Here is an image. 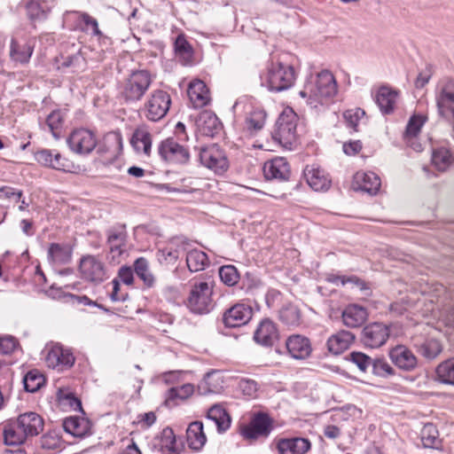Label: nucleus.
I'll list each match as a JSON object with an SVG mask.
<instances>
[{"mask_svg": "<svg viewBox=\"0 0 454 454\" xmlns=\"http://www.w3.org/2000/svg\"><path fill=\"white\" fill-rule=\"evenodd\" d=\"M43 418L34 411L20 414L14 424H10L4 430L6 445L22 444L29 436L38 435L43 430Z\"/></svg>", "mask_w": 454, "mask_h": 454, "instance_id": "f257e3e1", "label": "nucleus"}, {"mask_svg": "<svg viewBox=\"0 0 454 454\" xmlns=\"http://www.w3.org/2000/svg\"><path fill=\"white\" fill-rule=\"evenodd\" d=\"M337 93V83L334 76L328 70H323L317 74L315 81L308 80L299 95L308 98L307 103L311 106L323 104L324 99L331 98Z\"/></svg>", "mask_w": 454, "mask_h": 454, "instance_id": "f03ea898", "label": "nucleus"}, {"mask_svg": "<svg viewBox=\"0 0 454 454\" xmlns=\"http://www.w3.org/2000/svg\"><path fill=\"white\" fill-rule=\"evenodd\" d=\"M262 85L269 90L280 92L290 89L296 80V72L292 65L270 62L266 72L261 74Z\"/></svg>", "mask_w": 454, "mask_h": 454, "instance_id": "7ed1b4c3", "label": "nucleus"}, {"mask_svg": "<svg viewBox=\"0 0 454 454\" xmlns=\"http://www.w3.org/2000/svg\"><path fill=\"white\" fill-rule=\"evenodd\" d=\"M298 116L292 109L283 111L278 116L271 136L282 147L292 150L297 142Z\"/></svg>", "mask_w": 454, "mask_h": 454, "instance_id": "20e7f679", "label": "nucleus"}, {"mask_svg": "<svg viewBox=\"0 0 454 454\" xmlns=\"http://www.w3.org/2000/svg\"><path fill=\"white\" fill-rule=\"evenodd\" d=\"M212 294V286L207 282H195L186 300V306L193 314H207L213 307Z\"/></svg>", "mask_w": 454, "mask_h": 454, "instance_id": "39448f33", "label": "nucleus"}, {"mask_svg": "<svg viewBox=\"0 0 454 454\" xmlns=\"http://www.w3.org/2000/svg\"><path fill=\"white\" fill-rule=\"evenodd\" d=\"M434 98L439 116L454 125V80L439 82Z\"/></svg>", "mask_w": 454, "mask_h": 454, "instance_id": "423d86ee", "label": "nucleus"}, {"mask_svg": "<svg viewBox=\"0 0 454 454\" xmlns=\"http://www.w3.org/2000/svg\"><path fill=\"white\" fill-rule=\"evenodd\" d=\"M152 79L145 70L133 72L126 80L121 91L126 102H137L140 100L149 89Z\"/></svg>", "mask_w": 454, "mask_h": 454, "instance_id": "0eeeda50", "label": "nucleus"}, {"mask_svg": "<svg viewBox=\"0 0 454 454\" xmlns=\"http://www.w3.org/2000/svg\"><path fill=\"white\" fill-rule=\"evenodd\" d=\"M199 160L203 166L215 174H223L229 168V160L224 150L216 144L201 147Z\"/></svg>", "mask_w": 454, "mask_h": 454, "instance_id": "6e6552de", "label": "nucleus"}, {"mask_svg": "<svg viewBox=\"0 0 454 454\" xmlns=\"http://www.w3.org/2000/svg\"><path fill=\"white\" fill-rule=\"evenodd\" d=\"M170 95L162 90H154L145 104V116L152 121L163 119L170 107Z\"/></svg>", "mask_w": 454, "mask_h": 454, "instance_id": "1a4fd4ad", "label": "nucleus"}, {"mask_svg": "<svg viewBox=\"0 0 454 454\" xmlns=\"http://www.w3.org/2000/svg\"><path fill=\"white\" fill-rule=\"evenodd\" d=\"M158 154L166 162L173 164H187L190 160L188 149L174 137H168L162 140L158 145Z\"/></svg>", "mask_w": 454, "mask_h": 454, "instance_id": "9d476101", "label": "nucleus"}, {"mask_svg": "<svg viewBox=\"0 0 454 454\" xmlns=\"http://www.w3.org/2000/svg\"><path fill=\"white\" fill-rule=\"evenodd\" d=\"M273 429V420L265 412H257L247 426L240 428V434L247 440L268 437Z\"/></svg>", "mask_w": 454, "mask_h": 454, "instance_id": "9b49d317", "label": "nucleus"}, {"mask_svg": "<svg viewBox=\"0 0 454 454\" xmlns=\"http://www.w3.org/2000/svg\"><path fill=\"white\" fill-rule=\"evenodd\" d=\"M118 138L114 134H107L103 142L98 143L94 133L87 129V154L97 148V153L104 158L100 160L103 164H109L115 158V147Z\"/></svg>", "mask_w": 454, "mask_h": 454, "instance_id": "f8f14e48", "label": "nucleus"}, {"mask_svg": "<svg viewBox=\"0 0 454 454\" xmlns=\"http://www.w3.org/2000/svg\"><path fill=\"white\" fill-rule=\"evenodd\" d=\"M390 335V329L387 325L380 322H374L366 325L360 336L364 346L371 348H378L383 346Z\"/></svg>", "mask_w": 454, "mask_h": 454, "instance_id": "ddd939ff", "label": "nucleus"}, {"mask_svg": "<svg viewBox=\"0 0 454 454\" xmlns=\"http://www.w3.org/2000/svg\"><path fill=\"white\" fill-rule=\"evenodd\" d=\"M253 317L251 306L238 302L227 309L222 317V322L225 327L236 328L247 325Z\"/></svg>", "mask_w": 454, "mask_h": 454, "instance_id": "4468645a", "label": "nucleus"}, {"mask_svg": "<svg viewBox=\"0 0 454 454\" xmlns=\"http://www.w3.org/2000/svg\"><path fill=\"white\" fill-rule=\"evenodd\" d=\"M35 45V39L30 38H12L11 42L10 57L20 64H27L33 54Z\"/></svg>", "mask_w": 454, "mask_h": 454, "instance_id": "2eb2a0df", "label": "nucleus"}, {"mask_svg": "<svg viewBox=\"0 0 454 454\" xmlns=\"http://www.w3.org/2000/svg\"><path fill=\"white\" fill-rule=\"evenodd\" d=\"M263 175L267 180L287 181L291 176L289 163L283 157L266 161Z\"/></svg>", "mask_w": 454, "mask_h": 454, "instance_id": "dca6fc26", "label": "nucleus"}, {"mask_svg": "<svg viewBox=\"0 0 454 454\" xmlns=\"http://www.w3.org/2000/svg\"><path fill=\"white\" fill-rule=\"evenodd\" d=\"M389 357L392 363L401 370L411 372L417 367V357L411 350L403 345H397L391 348Z\"/></svg>", "mask_w": 454, "mask_h": 454, "instance_id": "f3484780", "label": "nucleus"}, {"mask_svg": "<svg viewBox=\"0 0 454 454\" xmlns=\"http://www.w3.org/2000/svg\"><path fill=\"white\" fill-rule=\"evenodd\" d=\"M196 126L200 132L207 137H214L223 129V124L212 111L201 112L196 119Z\"/></svg>", "mask_w": 454, "mask_h": 454, "instance_id": "a211bd4d", "label": "nucleus"}, {"mask_svg": "<svg viewBox=\"0 0 454 454\" xmlns=\"http://www.w3.org/2000/svg\"><path fill=\"white\" fill-rule=\"evenodd\" d=\"M286 347L290 356L295 359H305L312 351L310 340L300 334L290 336L286 340Z\"/></svg>", "mask_w": 454, "mask_h": 454, "instance_id": "6ab92c4d", "label": "nucleus"}, {"mask_svg": "<svg viewBox=\"0 0 454 454\" xmlns=\"http://www.w3.org/2000/svg\"><path fill=\"white\" fill-rule=\"evenodd\" d=\"M311 448L309 439L302 437L282 438L277 442L279 454H305Z\"/></svg>", "mask_w": 454, "mask_h": 454, "instance_id": "aec40b11", "label": "nucleus"}, {"mask_svg": "<svg viewBox=\"0 0 454 454\" xmlns=\"http://www.w3.org/2000/svg\"><path fill=\"white\" fill-rule=\"evenodd\" d=\"M106 243L111 253L121 255L124 250L127 241V231L125 224H117L109 228L106 231Z\"/></svg>", "mask_w": 454, "mask_h": 454, "instance_id": "412c9836", "label": "nucleus"}, {"mask_svg": "<svg viewBox=\"0 0 454 454\" xmlns=\"http://www.w3.org/2000/svg\"><path fill=\"white\" fill-rule=\"evenodd\" d=\"M278 339V332L276 325L270 319H263L254 333V340L266 347L272 346Z\"/></svg>", "mask_w": 454, "mask_h": 454, "instance_id": "4be33fe9", "label": "nucleus"}, {"mask_svg": "<svg viewBox=\"0 0 454 454\" xmlns=\"http://www.w3.org/2000/svg\"><path fill=\"white\" fill-rule=\"evenodd\" d=\"M304 176L308 184L316 192L327 191L331 186V179L328 175L319 168L307 166Z\"/></svg>", "mask_w": 454, "mask_h": 454, "instance_id": "5701e85b", "label": "nucleus"}, {"mask_svg": "<svg viewBox=\"0 0 454 454\" xmlns=\"http://www.w3.org/2000/svg\"><path fill=\"white\" fill-rule=\"evenodd\" d=\"M35 160L46 167L58 170L71 171L67 160L60 153H52L51 150L43 149L35 153Z\"/></svg>", "mask_w": 454, "mask_h": 454, "instance_id": "b1692460", "label": "nucleus"}, {"mask_svg": "<svg viewBox=\"0 0 454 454\" xmlns=\"http://www.w3.org/2000/svg\"><path fill=\"white\" fill-rule=\"evenodd\" d=\"M354 186L370 194H376L380 187V179L373 172H357L354 176Z\"/></svg>", "mask_w": 454, "mask_h": 454, "instance_id": "393cba45", "label": "nucleus"}, {"mask_svg": "<svg viewBox=\"0 0 454 454\" xmlns=\"http://www.w3.org/2000/svg\"><path fill=\"white\" fill-rule=\"evenodd\" d=\"M187 93L195 108H201L210 101L209 90L206 83L200 80L191 82Z\"/></svg>", "mask_w": 454, "mask_h": 454, "instance_id": "a878e982", "label": "nucleus"}, {"mask_svg": "<svg viewBox=\"0 0 454 454\" xmlns=\"http://www.w3.org/2000/svg\"><path fill=\"white\" fill-rule=\"evenodd\" d=\"M355 339L354 333L341 330L327 340L328 350L334 355L341 354L350 347Z\"/></svg>", "mask_w": 454, "mask_h": 454, "instance_id": "bb28decb", "label": "nucleus"}, {"mask_svg": "<svg viewBox=\"0 0 454 454\" xmlns=\"http://www.w3.org/2000/svg\"><path fill=\"white\" fill-rule=\"evenodd\" d=\"M46 362L50 367L58 366L71 367L74 363L73 354L60 346L53 347L46 356Z\"/></svg>", "mask_w": 454, "mask_h": 454, "instance_id": "cd10ccee", "label": "nucleus"}, {"mask_svg": "<svg viewBox=\"0 0 454 454\" xmlns=\"http://www.w3.org/2000/svg\"><path fill=\"white\" fill-rule=\"evenodd\" d=\"M186 441L188 446L193 450H200L207 442L203 430V423L196 420L188 426L186 429Z\"/></svg>", "mask_w": 454, "mask_h": 454, "instance_id": "c85d7f7f", "label": "nucleus"}, {"mask_svg": "<svg viewBox=\"0 0 454 454\" xmlns=\"http://www.w3.org/2000/svg\"><path fill=\"white\" fill-rule=\"evenodd\" d=\"M89 30L91 31L90 42L93 43L94 41H97L98 43V48H96L94 44L90 45L89 48L91 51H96L99 54L103 53L105 48L110 44V38L99 29L97 20L87 14V31Z\"/></svg>", "mask_w": 454, "mask_h": 454, "instance_id": "c756f323", "label": "nucleus"}, {"mask_svg": "<svg viewBox=\"0 0 454 454\" xmlns=\"http://www.w3.org/2000/svg\"><path fill=\"white\" fill-rule=\"evenodd\" d=\"M397 97L398 93L396 90L382 86L375 96V102L382 114H389L394 111Z\"/></svg>", "mask_w": 454, "mask_h": 454, "instance_id": "7c9ffc66", "label": "nucleus"}, {"mask_svg": "<svg viewBox=\"0 0 454 454\" xmlns=\"http://www.w3.org/2000/svg\"><path fill=\"white\" fill-rule=\"evenodd\" d=\"M343 324L350 328L361 326L367 319L368 314L364 308L353 304L348 306L342 312Z\"/></svg>", "mask_w": 454, "mask_h": 454, "instance_id": "2f4dec72", "label": "nucleus"}, {"mask_svg": "<svg viewBox=\"0 0 454 454\" xmlns=\"http://www.w3.org/2000/svg\"><path fill=\"white\" fill-rule=\"evenodd\" d=\"M106 278L108 275L104 262L96 256L87 255V280L98 285Z\"/></svg>", "mask_w": 454, "mask_h": 454, "instance_id": "473e14b6", "label": "nucleus"}, {"mask_svg": "<svg viewBox=\"0 0 454 454\" xmlns=\"http://www.w3.org/2000/svg\"><path fill=\"white\" fill-rule=\"evenodd\" d=\"M131 145L137 153L149 156L152 148V135L145 128L137 129L130 140Z\"/></svg>", "mask_w": 454, "mask_h": 454, "instance_id": "72a5a7b5", "label": "nucleus"}, {"mask_svg": "<svg viewBox=\"0 0 454 454\" xmlns=\"http://www.w3.org/2000/svg\"><path fill=\"white\" fill-rule=\"evenodd\" d=\"M27 16L31 22H41L46 20L50 12L44 1L30 0L26 3Z\"/></svg>", "mask_w": 454, "mask_h": 454, "instance_id": "f704fd0d", "label": "nucleus"}, {"mask_svg": "<svg viewBox=\"0 0 454 454\" xmlns=\"http://www.w3.org/2000/svg\"><path fill=\"white\" fill-rule=\"evenodd\" d=\"M186 264L190 271L197 272L203 270L209 264V260L205 252L192 249L187 252Z\"/></svg>", "mask_w": 454, "mask_h": 454, "instance_id": "c9c22d12", "label": "nucleus"}, {"mask_svg": "<svg viewBox=\"0 0 454 454\" xmlns=\"http://www.w3.org/2000/svg\"><path fill=\"white\" fill-rule=\"evenodd\" d=\"M175 53L184 65L190 64L193 56L192 45L186 40L184 35L180 34L176 36L174 43Z\"/></svg>", "mask_w": 454, "mask_h": 454, "instance_id": "e433bc0d", "label": "nucleus"}, {"mask_svg": "<svg viewBox=\"0 0 454 454\" xmlns=\"http://www.w3.org/2000/svg\"><path fill=\"white\" fill-rule=\"evenodd\" d=\"M48 258L55 263H67L71 259V249L67 245L51 243L48 249Z\"/></svg>", "mask_w": 454, "mask_h": 454, "instance_id": "4c0bfd02", "label": "nucleus"}, {"mask_svg": "<svg viewBox=\"0 0 454 454\" xmlns=\"http://www.w3.org/2000/svg\"><path fill=\"white\" fill-rule=\"evenodd\" d=\"M159 439L160 450L162 452L166 454H179V450L176 447V435L170 427H165L160 432Z\"/></svg>", "mask_w": 454, "mask_h": 454, "instance_id": "58836bf2", "label": "nucleus"}, {"mask_svg": "<svg viewBox=\"0 0 454 454\" xmlns=\"http://www.w3.org/2000/svg\"><path fill=\"white\" fill-rule=\"evenodd\" d=\"M266 112L262 109H255L252 111L245 120V128L250 132V134H255L261 130L266 120Z\"/></svg>", "mask_w": 454, "mask_h": 454, "instance_id": "ea45409f", "label": "nucleus"}, {"mask_svg": "<svg viewBox=\"0 0 454 454\" xmlns=\"http://www.w3.org/2000/svg\"><path fill=\"white\" fill-rule=\"evenodd\" d=\"M435 373L441 383L454 386V357L442 362L436 367Z\"/></svg>", "mask_w": 454, "mask_h": 454, "instance_id": "a19ab883", "label": "nucleus"}, {"mask_svg": "<svg viewBox=\"0 0 454 454\" xmlns=\"http://www.w3.org/2000/svg\"><path fill=\"white\" fill-rule=\"evenodd\" d=\"M22 382L26 392L35 393L44 385L45 379L38 370L34 369L25 374Z\"/></svg>", "mask_w": 454, "mask_h": 454, "instance_id": "79ce46f5", "label": "nucleus"}, {"mask_svg": "<svg viewBox=\"0 0 454 454\" xmlns=\"http://www.w3.org/2000/svg\"><path fill=\"white\" fill-rule=\"evenodd\" d=\"M279 319L288 326H297L301 323V311L294 304H286L279 310Z\"/></svg>", "mask_w": 454, "mask_h": 454, "instance_id": "37998d69", "label": "nucleus"}, {"mask_svg": "<svg viewBox=\"0 0 454 454\" xmlns=\"http://www.w3.org/2000/svg\"><path fill=\"white\" fill-rule=\"evenodd\" d=\"M57 399L60 406L68 407L74 411H79L82 414H85L81 399L76 397L73 392L59 389L57 393Z\"/></svg>", "mask_w": 454, "mask_h": 454, "instance_id": "c03bdc74", "label": "nucleus"}, {"mask_svg": "<svg viewBox=\"0 0 454 454\" xmlns=\"http://www.w3.org/2000/svg\"><path fill=\"white\" fill-rule=\"evenodd\" d=\"M134 271L147 287L154 285L155 278L149 270V263L145 257H139L134 262Z\"/></svg>", "mask_w": 454, "mask_h": 454, "instance_id": "a18cd8bd", "label": "nucleus"}, {"mask_svg": "<svg viewBox=\"0 0 454 454\" xmlns=\"http://www.w3.org/2000/svg\"><path fill=\"white\" fill-rule=\"evenodd\" d=\"M432 162L439 171H445L453 162L450 151L444 147L434 150Z\"/></svg>", "mask_w": 454, "mask_h": 454, "instance_id": "49530a36", "label": "nucleus"}, {"mask_svg": "<svg viewBox=\"0 0 454 454\" xmlns=\"http://www.w3.org/2000/svg\"><path fill=\"white\" fill-rule=\"evenodd\" d=\"M417 351L427 359H434L442 352V345L435 339L426 340L421 344H415Z\"/></svg>", "mask_w": 454, "mask_h": 454, "instance_id": "de8ad7c7", "label": "nucleus"}, {"mask_svg": "<svg viewBox=\"0 0 454 454\" xmlns=\"http://www.w3.org/2000/svg\"><path fill=\"white\" fill-rule=\"evenodd\" d=\"M421 442L426 448H437L441 441L438 431L432 423L426 424L421 430Z\"/></svg>", "mask_w": 454, "mask_h": 454, "instance_id": "09e8293b", "label": "nucleus"}, {"mask_svg": "<svg viewBox=\"0 0 454 454\" xmlns=\"http://www.w3.org/2000/svg\"><path fill=\"white\" fill-rule=\"evenodd\" d=\"M84 141L85 129L83 128L74 129L67 139L70 150L76 153H82Z\"/></svg>", "mask_w": 454, "mask_h": 454, "instance_id": "8fccbe9b", "label": "nucleus"}, {"mask_svg": "<svg viewBox=\"0 0 454 454\" xmlns=\"http://www.w3.org/2000/svg\"><path fill=\"white\" fill-rule=\"evenodd\" d=\"M194 387L192 384H184L181 387H171L168 389L166 398V404L170 405V402L175 399L184 400L193 394Z\"/></svg>", "mask_w": 454, "mask_h": 454, "instance_id": "3c124183", "label": "nucleus"}, {"mask_svg": "<svg viewBox=\"0 0 454 454\" xmlns=\"http://www.w3.org/2000/svg\"><path fill=\"white\" fill-rule=\"evenodd\" d=\"M64 24L70 30H81L85 29V13H80L78 12H69L64 16Z\"/></svg>", "mask_w": 454, "mask_h": 454, "instance_id": "603ef678", "label": "nucleus"}, {"mask_svg": "<svg viewBox=\"0 0 454 454\" xmlns=\"http://www.w3.org/2000/svg\"><path fill=\"white\" fill-rule=\"evenodd\" d=\"M63 121L64 117L60 110H55L47 116L46 124L55 138L60 137Z\"/></svg>", "mask_w": 454, "mask_h": 454, "instance_id": "864d4df0", "label": "nucleus"}, {"mask_svg": "<svg viewBox=\"0 0 454 454\" xmlns=\"http://www.w3.org/2000/svg\"><path fill=\"white\" fill-rule=\"evenodd\" d=\"M333 282L337 285L340 283L342 286L352 284L356 286L366 296H369L372 294L371 288L368 286L367 283L356 276H337L335 277Z\"/></svg>", "mask_w": 454, "mask_h": 454, "instance_id": "5fc2aeb1", "label": "nucleus"}, {"mask_svg": "<svg viewBox=\"0 0 454 454\" xmlns=\"http://www.w3.org/2000/svg\"><path fill=\"white\" fill-rule=\"evenodd\" d=\"M219 277L222 282L228 286H235L239 279L238 270L233 265H223L220 267Z\"/></svg>", "mask_w": 454, "mask_h": 454, "instance_id": "6e6d98bb", "label": "nucleus"}, {"mask_svg": "<svg viewBox=\"0 0 454 454\" xmlns=\"http://www.w3.org/2000/svg\"><path fill=\"white\" fill-rule=\"evenodd\" d=\"M63 428L66 433L74 437H83L85 435V427L80 423L78 417H68L63 421Z\"/></svg>", "mask_w": 454, "mask_h": 454, "instance_id": "4d7b16f0", "label": "nucleus"}, {"mask_svg": "<svg viewBox=\"0 0 454 454\" xmlns=\"http://www.w3.org/2000/svg\"><path fill=\"white\" fill-rule=\"evenodd\" d=\"M427 117L425 115H412L406 126L405 136L416 137L421 130L422 126L427 121Z\"/></svg>", "mask_w": 454, "mask_h": 454, "instance_id": "13d9d810", "label": "nucleus"}, {"mask_svg": "<svg viewBox=\"0 0 454 454\" xmlns=\"http://www.w3.org/2000/svg\"><path fill=\"white\" fill-rule=\"evenodd\" d=\"M371 366L372 368V372L380 377H388L395 373L394 369L385 358L372 359Z\"/></svg>", "mask_w": 454, "mask_h": 454, "instance_id": "bf43d9fd", "label": "nucleus"}, {"mask_svg": "<svg viewBox=\"0 0 454 454\" xmlns=\"http://www.w3.org/2000/svg\"><path fill=\"white\" fill-rule=\"evenodd\" d=\"M347 359L356 364L359 370L364 372L367 371L372 363V359L369 356L356 351L349 353Z\"/></svg>", "mask_w": 454, "mask_h": 454, "instance_id": "052dcab7", "label": "nucleus"}, {"mask_svg": "<svg viewBox=\"0 0 454 454\" xmlns=\"http://www.w3.org/2000/svg\"><path fill=\"white\" fill-rule=\"evenodd\" d=\"M365 114V112L361 108L347 110L343 114V118L347 126L356 130V127L360 119Z\"/></svg>", "mask_w": 454, "mask_h": 454, "instance_id": "680f3d73", "label": "nucleus"}, {"mask_svg": "<svg viewBox=\"0 0 454 454\" xmlns=\"http://www.w3.org/2000/svg\"><path fill=\"white\" fill-rule=\"evenodd\" d=\"M40 446L44 450H56L60 447V438L55 433L45 434L40 439Z\"/></svg>", "mask_w": 454, "mask_h": 454, "instance_id": "e2e57ef3", "label": "nucleus"}, {"mask_svg": "<svg viewBox=\"0 0 454 454\" xmlns=\"http://www.w3.org/2000/svg\"><path fill=\"white\" fill-rule=\"evenodd\" d=\"M239 388L243 395L248 397H254L258 390V384L255 380L250 379H241L239 381Z\"/></svg>", "mask_w": 454, "mask_h": 454, "instance_id": "0e129e2a", "label": "nucleus"}, {"mask_svg": "<svg viewBox=\"0 0 454 454\" xmlns=\"http://www.w3.org/2000/svg\"><path fill=\"white\" fill-rule=\"evenodd\" d=\"M19 342L13 336L0 337V354L9 355L12 353Z\"/></svg>", "mask_w": 454, "mask_h": 454, "instance_id": "69168bd1", "label": "nucleus"}, {"mask_svg": "<svg viewBox=\"0 0 454 454\" xmlns=\"http://www.w3.org/2000/svg\"><path fill=\"white\" fill-rule=\"evenodd\" d=\"M127 286H130L134 281V270L131 267L123 265L118 270V277L116 278Z\"/></svg>", "mask_w": 454, "mask_h": 454, "instance_id": "338daca9", "label": "nucleus"}, {"mask_svg": "<svg viewBox=\"0 0 454 454\" xmlns=\"http://www.w3.org/2000/svg\"><path fill=\"white\" fill-rule=\"evenodd\" d=\"M207 420L215 423L219 433H224L231 427V417L229 414H225V416L219 415Z\"/></svg>", "mask_w": 454, "mask_h": 454, "instance_id": "774afa93", "label": "nucleus"}]
</instances>
